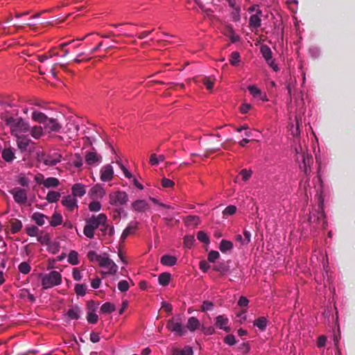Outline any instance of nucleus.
<instances>
[{
	"instance_id": "23",
	"label": "nucleus",
	"mask_w": 355,
	"mask_h": 355,
	"mask_svg": "<svg viewBox=\"0 0 355 355\" xmlns=\"http://www.w3.org/2000/svg\"><path fill=\"white\" fill-rule=\"evenodd\" d=\"M90 193L94 198H102L105 194V191L101 185L96 184L91 189Z\"/></svg>"
},
{
	"instance_id": "47",
	"label": "nucleus",
	"mask_w": 355,
	"mask_h": 355,
	"mask_svg": "<svg viewBox=\"0 0 355 355\" xmlns=\"http://www.w3.org/2000/svg\"><path fill=\"white\" fill-rule=\"evenodd\" d=\"M19 270L22 274L26 275L31 271V266L27 262H22L18 266Z\"/></svg>"
},
{
	"instance_id": "8",
	"label": "nucleus",
	"mask_w": 355,
	"mask_h": 355,
	"mask_svg": "<svg viewBox=\"0 0 355 355\" xmlns=\"http://www.w3.org/2000/svg\"><path fill=\"white\" fill-rule=\"evenodd\" d=\"M15 201L20 205H24L27 202V191L20 187H15L10 191Z\"/></svg>"
},
{
	"instance_id": "54",
	"label": "nucleus",
	"mask_w": 355,
	"mask_h": 355,
	"mask_svg": "<svg viewBox=\"0 0 355 355\" xmlns=\"http://www.w3.org/2000/svg\"><path fill=\"white\" fill-rule=\"evenodd\" d=\"M18 183L22 187H28L29 180L24 175L20 174L17 178Z\"/></svg>"
},
{
	"instance_id": "30",
	"label": "nucleus",
	"mask_w": 355,
	"mask_h": 355,
	"mask_svg": "<svg viewBox=\"0 0 355 355\" xmlns=\"http://www.w3.org/2000/svg\"><path fill=\"white\" fill-rule=\"evenodd\" d=\"M233 248V243L230 241L222 240L219 245V250L223 253H226L228 251H231Z\"/></svg>"
},
{
	"instance_id": "17",
	"label": "nucleus",
	"mask_w": 355,
	"mask_h": 355,
	"mask_svg": "<svg viewBox=\"0 0 355 355\" xmlns=\"http://www.w3.org/2000/svg\"><path fill=\"white\" fill-rule=\"evenodd\" d=\"M228 318L224 315H220L216 318V326L219 329L224 330L225 332H229L230 331V328L228 326Z\"/></svg>"
},
{
	"instance_id": "34",
	"label": "nucleus",
	"mask_w": 355,
	"mask_h": 355,
	"mask_svg": "<svg viewBox=\"0 0 355 355\" xmlns=\"http://www.w3.org/2000/svg\"><path fill=\"white\" fill-rule=\"evenodd\" d=\"M184 223L187 226H197L200 223V218L196 216H189L185 220Z\"/></svg>"
},
{
	"instance_id": "39",
	"label": "nucleus",
	"mask_w": 355,
	"mask_h": 355,
	"mask_svg": "<svg viewBox=\"0 0 355 355\" xmlns=\"http://www.w3.org/2000/svg\"><path fill=\"white\" fill-rule=\"evenodd\" d=\"M215 81L216 78L214 77H205L202 79L203 84L205 85L206 88L209 91H211V89H213Z\"/></svg>"
},
{
	"instance_id": "38",
	"label": "nucleus",
	"mask_w": 355,
	"mask_h": 355,
	"mask_svg": "<svg viewBox=\"0 0 355 355\" xmlns=\"http://www.w3.org/2000/svg\"><path fill=\"white\" fill-rule=\"evenodd\" d=\"M115 311V306L110 302L104 303L101 307L103 313H110Z\"/></svg>"
},
{
	"instance_id": "51",
	"label": "nucleus",
	"mask_w": 355,
	"mask_h": 355,
	"mask_svg": "<svg viewBox=\"0 0 355 355\" xmlns=\"http://www.w3.org/2000/svg\"><path fill=\"white\" fill-rule=\"evenodd\" d=\"M162 186L164 188H173L175 182L168 178H163L161 180Z\"/></svg>"
},
{
	"instance_id": "33",
	"label": "nucleus",
	"mask_w": 355,
	"mask_h": 355,
	"mask_svg": "<svg viewBox=\"0 0 355 355\" xmlns=\"http://www.w3.org/2000/svg\"><path fill=\"white\" fill-rule=\"evenodd\" d=\"M67 261L73 266L79 263L78 253L75 250H71L69 253Z\"/></svg>"
},
{
	"instance_id": "16",
	"label": "nucleus",
	"mask_w": 355,
	"mask_h": 355,
	"mask_svg": "<svg viewBox=\"0 0 355 355\" xmlns=\"http://www.w3.org/2000/svg\"><path fill=\"white\" fill-rule=\"evenodd\" d=\"M28 132H29L30 135L36 140L40 139L44 135L43 127L40 125H36L32 127L29 126Z\"/></svg>"
},
{
	"instance_id": "9",
	"label": "nucleus",
	"mask_w": 355,
	"mask_h": 355,
	"mask_svg": "<svg viewBox=\"0 0 355 355\" xmlns=\"http://www.w3.org/2000/svg\"><path fill=\"white\" fill-rule=\"evenodd\" d=\"M260 51L267 64L272 68L274 71H277L279 68L272 60V53L270 47L266 45H262L260 48Z\"/></svg>"
},
{
	"instance_id": "46",
	"label": "nucleus",
	"mask_w": 355,
	"mask_h": 355,
	"mask_svg": "<svg viewBox=\"0 0 355 355\" xmlns=\"http://www.w3.org/2000/svg\"><path fill=\"white\" fill-rule=\"evenodd\" d=\"M22 227L21 221L15 220L11 223V232L15 234L18 232Z\"/></svg>"
},
{
	"instance_id": "42",
	"label": "nucleus",
	"mask_w": 355,
	"mask_h": 355,
	"mask_svg": "<svg viewBox=\"0 0 355 355\" xmlns=\"http://www.w3.org/2000/svg\"><path fill=\"white\" fill-rule=\"evenodd\" d=\"M195 239L192 235H187L184 238V246L187 248H191L194 244Z\"/></svg>"
},
{
	"instance_id": "25",
	"label": "nucleus",
	"mask_w": 355,
	"mask_h": 355,
	"mask_svg": "<svg viewBox=\"0 0 355 355\" xmlns=\"http://www.w3.org/2000/svg\"><path fill=\"white\" fill-rule=\"evenodd\" d=\"M160 262L163 266H173L176 264L177 258L172 255L165 254L162 257Z\"/></svg>"
},
{
	"instance_id": "45",
	"label": "nucleus",
	"mask_w": 355,
	"mask_h": 355,
	"mask_svg": "<svg viewBox=\"0 0 355 355\" xmlns=\"http://www.w3.org/2000/svg\"><path fill=\"white\" fill-rule=\"evenodd\" d=\"M197 239L200 242H202V243H206V244H208L210 242L209 237L208 236L207 233H205L203 231H200V232H198V234H197Z\"/></svg>"
},
{
	"instance_id": "4",
	"label": "nucleus",
	"mask_w": 355,
	"mask_h": 355,
	"mask_svg": "<svg viewBox=\"0 0 355 355\" xmlns=\"http://www.w3.org/2000/svg\"><path fill=\"white\" fill-rule=\"evenodd\" d=\"M62 282V276L60 272L53 270L48 274L42 275V286L43 289H48L58 286Z\"/></svg>"
},
{
	"instance_id": "12",
	"label": "nucleus",
	"mask_w": 355,
	"mask_h": 355,
	"mask_svg": "<svg viewBox=\"0 0 355 355\" xmlns=\"http://www.w3.org/2000/svg\"><path fill=\"white\" fill-rule=\"evenodd\" d=\"M262 15V11L257 8L256 10V13L252 15L249 19V27L252 29H257L261 26V17Z\"/></svg>"
},
{
	"instance_id": "61",
	"label": "nucleus",
	"mask_w": 355,
	"mask_h": 355,
	"mask_svg": "<svg viewBox=\"0 0 355 355\" xmlns=\"http://www.w3.org/2000/svg\"><path fill=\"white\" fill-rule=\"evenodd\" d=\"M38 228L35 226H32L26 229V233L30 236H35L37 235Z\"/></svg>"
},
{
	"instance_id": "1",
	"label": "nucleus",
	"mask_w": 355,
	"mask_h": 355,
	"mask_svg": "<svg viewBox=\"0 0 355 355\" xmlns=\"http://www.w3.org/2000/svg\"><path fill=\"white\" fill-rule=\"evenodd\" d=\"M85 225L83 229L84 234L89 239H93L94 236V231L100 226L102 227L101 231H105L108 228L107 224V216L105 214H99L97 216L93 215L90 218L86 219Z\"/></svg>"
},
{
	"instance_id": "15",
	"label": "nucleus",
	"mask_w": 355,
	"mask_h": 355,
	"mask_svg": "<svg viewBox=\"0 0 355 355\" xmlns=\"http://www.w3.org/2000/svg\"><path fill=\"white\" fill-rule=\"evenodd\" d=\"M85 158L86 163L89 165L98 164L102 160V157L95 151L87 152Z\"/></svg>"
},
{
	"instance_id": "5",
	"label": "nucleus",
	"mask_w": 355,
	"mask_h": 355,
	"mask_svg": "<svg viewBox=\"0 0 355 355\" xmlns=\"http://www.w3.org/2000/svg\"><path fill=\"white\" fill-rule=\"evenodd\" d=\"M310 221L312 223H316L318 227L325 229L327 227L326 215L324 211V200L322 197L320 198V202L318 205V209L316 211V214L313 213L310 218Z\"/></svg>"
},
{
	"instance_id": "11",
	"label": "nucleus",
	"mask_w": 355,
	"mask_h": 355,
	"mask_svg": "<svg viewBox=\"0 0 355 355\" xmlns=\"http://www.w3.org/2000/svg\"><path fill=\"white\" fill-rule=\"evenodd\" d=\"M61 203L69 211H73L78 208L77 200L73 196L68 195L63 197Z\"/></svg>"
},
{
	"instance_id": "41",
	"label": "nucleus",
	"mask_w": 355,
	"mask_h": 355,
	"mask_svg": "<svg viewBox=\"0 0 355 355\" xmlns=\"http://www.w3.org/2000/svg\"><path fill=\"white\" fill-rule=\"evenodd\" d=\"M236 207L235 205H229L223 211V216L224 218L234 215L236 211Z\"/></svg>"
},
{
	"instance_id": "35",
	"label": "nucleus",
	"mask_w": 355,
	"mask_h": 355,
	"mask_svg": "<svg viewBox=\"0 0 355 355\" xmlns=\"http://www.w3.org/2000/svg\"><path fill=\"white\" fill-rule=\"evenodd\" d=\"M62 223V215L59 213H54L51 217L50 225L53 227H56Z\"/></svg>"
},
{
	"instance_id": "59",
	"label": "nucleus",
	"mask_w": 355,
	"mask_h": 355,
	"mask_svg": "<svg viewBox=\"0 0 355 355\" xmlns=\"http://www.w3.org/2000/svg\"><path fill=\"white\" fill-rule=\"evenodd\" d=\"M301 156H302V162L304 164V171L305 173H306L307 172V166L309 165L311 157L309 155H306L304 153L302 154Z\"/></svg>"
},
{
	"instance_id": "24",
	"label": "nucleus",
	"mask_w": 355,
	"mask_h": 355,
	"mask_svg": "<svg viewBox=\"0 0 355 355\" xmlns=\"http://www.w3.org/2000/svg\"><path fill=\"white\" fill-rule=\"evenodd\" d=\"M200 327V322L198 318L196 317H191L188 319L187 323V328L190 331H195L198 329Z\"/></svg>"
},
{
	"instance_id": "40",
	"label": "nucleus",
	"mask_w": 355,
	"mask_h": 355,
	"mask_svg": "<svg viewBox=\"0 0 355 355\" xmlns=\"http://www.w3.org/2000/svg\"><path fill=\"white\" fill-rule=\"evenodd\" d=\"M240 62H241V57H240L239 53L237 51L232 52L230 55V63L232 66L236 67V66H238V64H239Z\"/></svg>"
},
{
	"instance_id": "58",
	"label": "nucleus",
	"mask_w": 355,
	"mask_h": 355,
	"mask_svg": "<svg viewBox=\"0 0 355 355\" xmlns=\"http://www.w3.org/2000/svg\"><path fill=\"white\" fill-rule=\"evenodd\" d=\"M213 306L214 304L211 302L204 301L201 306L200 311L202 312H205L207 311L212 309Z\"/></svg>"
},
{
	"instance_id": "7",
	"label": "nucleus",
	"mask_w": 355,
	"mask_h": 355,
	"mask_svg": "<svg viewBox=\"0 0 355 355\" xmlns=\"http://www.w3.org/2000/svg\"><path fill=\"white\" fill-rule=\"evenodd\" d=\"M128 200V194L125 191H116L109 194V202L114 206H122Z\"/></svg>"
},
{
	"instance_id": "6",
	"label": "nucleus",
	"mask_w": 355,
	"mask_h": 355,
	"mask_svg": "<svg viewBox=\"0 0 355 355\" xmlns=\"http://www.w3.org/2000/svg\"><path fill=\"white\" fill-rule=\"evenodd\" d=\"M98 266L104 269L102 271L103 275H114L117 273V265L110 258L107 253H104V257Z\"/></svg>"
},
{
	"instance_id": "48",
	"label": "nucleus",
	"mask_w": 355,
	"mask_h": 355,
	"mask_svg": "<svg viewBox=\"0 0 355 355\" xmlns=\"http://www.w3.org/2000/svg\"><path fill=\"white\" fill-rule=\"evenodd\" d=\"M239 174L241 175L242 180L244 182H247L251 178L252 171L251 170L242 169Z\"/></svg>"
},
{
	"instance_id": "57",
	"label": "nucleus",
	"mask_w": 355,
	"mask_h": 355,
	"mask_svg": "<svg viewBox=\"0 0 355 355\" xmlns=\"http://www.w3.org/2000/svg\"><path fill=\"white\" fill-rule=\"evenodd\" d=\"M118 288L121 292H125L129 289L128 282L125 280H121L118 284Z\"/></svg>"
},
{
	"instance_id": "22",
	"label": "nucleus",
	"mask_w": 355,
	"mask_h": 355,
	"mask_svg": "<svg viewBox=\"0 0 355 355\" xmlns=\"http://www.w3.org/2000/svg\"><path fill=\"white\" fill-rule=\"evenodd\" d=\"M85 186L82 184L77 183L72 187V196L76 197H82L85 194Z\"/></svg>"
},
{
	"instance_id": "62",
	"label": "nucleus",
	"mask_w": 355,
	"mask_h": 355,
	"mask_svg": "<svg viewBox=\"0 0 355 355\" xmlns=\"http://www.w3.org/2000/svg\"><path fill=\"white\" fill-rule=\"evenodd\" d=\"M37 241L41 243L42 244H48L49 241H50V238H49V234H45L43 236H39L37 237Z\"/></svg>"
},
{
	"instance_id": "44",
	"label": "nucleus",
	"mask_w": 355,
	"mask_h": 355,
	"mask_svg": "<svg viewBox=\"0 0 355 355\" xmlns=\"http://www.w3.org/2000/svg\"><path fill=\"white\" fill-rule=\"evenodd\" d=\"M232 9H233V10L232 11L231 15H230L232 21H236V22L239 21L241 19L240 7L237 6V7L233 8Z\"/></svg>"
},
{
	"instance_id": "64",
	"label": "nucleus",
	"mask_w": 355,
	"mask_h": 355,
	"mask_svg": "<svg viewBox=\"0 0 355 355\" xmlns=\"http://www.w3.org/2000/svg\"><path fill=\"white\" fill-rule=\"evenodd\" d=\"M252 105L248 103H243L240 107V111L242 114H246L250 110Z\"/></svg>"
},
{
	"instance_id": "55",
	"label": "nucleus",
	"mask_w": 355,
	"mask_h": 355,
	"mask_svg": "<svg viewBox=\"0 0 355 355\" xmlns=\"http://www.w3.org/2000/svg\"><path fill=\"white\" fill-rule=\"evenodd\" d=\"M220 257V254L217 251H215V250H211L209 252V253L208 254V261L209 262H214L216 259H218Z\"/></svg>"
},
{
	"instance_id": "13",
	"label": "nucleus",
	"mask_w": 355,
	"mask_h": 355,
	"mask_svg": "<svg viewBox=\"0 0 355 355\" xmlns=\"http://www.w3.org/2000/svg\"><path fill=\"white\" fill-rule=\"evenodd\" d=\"M114 169L110 164L103 166L101 169V180L103 182H108L112 180Z\"/></svg>"
},
{
	"instance_id": "21",
	"label": "nucleus",
	"mask_w": 355,
	"mask_h": 355,
	"mask_svg": "<svg viewBox=\"0 0 355 355\" xmlns=\"http://www.w3.org/2000/svg\"><path fill=\"white\" fill-rule=\"evenodd\" d=\"M138 223L135 222L133 224H130L122 232L121 240L124 241L125 239L130 234H134L137 229Z\"/></svg>"
},
{
	"instance_id": "29",
	"label": "nucleus",
	"mask_w": 355,
	"mask_h": 355,
	"mask_svg": "<svg viewBox=\"0 0 355 355\" xmlns=\"http://www.w3.org/2000/svg\"><path fill=\"white\" fill-rule=\"evenodd\" d=\"M104 257V253L98 254L95 251L91 250L87 253V258L91 262H97L98 264L101 263Z\"/></svg>"
},
{
	"instance_id": "10",
	"label": "nucleus",
	"mask_w": 355,
	"mask_h": 355,
	"mask_svg": "<svg viewBox=\"0 0 355 355\" xmlns=\"http://www.w3.org/2000/svg\"><path fill=\"white\" fill-rule=\"evenodd\" d=\"M166 328L172 332L176 333L179 336H183L186 330L182 326V323L176 320L174 318H172L168 320L166 323Z\"/></svg>"
},
{
	"instance_id": "32",
	"label": "nucleus",
	"mask_w": 355,
	"mask_h": 355,
	"mask_svg": "<svg viewBox=\"0 0 355 355\" xmlns=\"http://www.w3.org/2000/svg\"><path fill=\"white\" fill-rule=\"evenodd\" d=\"M267 324L268 320L265 317H260L254 321V325L261 331L266 329Z\"/></svg>"
},
{
	"instance_id": "27",
	"label": "nucleus",
	"mask_w": 355,
	"mask_h": 355,
	"mask_svg": "<svg viewBox=\"0 0 355 355\" xmlns=\"http://www.w3.org/2000/svg\"><path fill=\"white\" fill-rule=\"evenodd\" d=\"M31 218L35 223L40 226H42L45 223V219H48L46 216L40 212L33 213Z\"/></svg>"
},
{
	"instance_id": "28",
	"label": "nucleus",
	"mask_w": 355,
	"mask_h": 355,
	"mask_svg": "<svg viewBox=\"0 0 355 355\" xmlns=\"http://www.w3.org/2000/svg\"><path fill=\"white\" fill-rule=\"evenodd\" d=\"M42 184L46 188H55L59 186L60 181L56 178H48L42 182Z\"/></svg>"
},
{
	"instance_id": "2",
	"label": "nucleus",
	"mask_w": 355,
	"mask_h": 355,
	"mask_svg": "<svg viewBox=\"0 0 355 355\" xmlns=\"http://www.w3.org/2000/svg\"><path fill=\"white\" fill-rule=\"evenodd\" d=\"M31 119L36 123L43 124L44 131L48 133L59 132L62 129V125L58 119L49 118L40 111L34 110L32 113Z\"/></svg>"
},
{
	"instance_id": "26",
	"label": "nucleus",
	"mask_w": 355,
	"mask_h": 355,
	"mask_svg": "<svg viewBox=\"0 0 355 355\" xmlns=\"http://www.w3.org/2000/svg\"><path fill=\"white\" fill-rule=\"evenodd\" d=\"M213 270L219 272L221 275H224L230 270V267L224 262H220L214 266Z\"/></svg>"
},
{
	"instance_id": "52",
	"label": "nucleus",
	"mask_w": 355,
	"mask_h": 355,
	"mask_svg": "<svg viewBox=\"0 0 355 355\" xmlns=\"http://www.w3.org/2000/svg\"><path fill=\"white\" fill-rule=\"evenodd\" d=\"M248 91L250 94H252L254 97H257L260 96L261 92V90L255 85H250L248 87Z\"/></svg>"
},
{
	"instance_id": "60",
	"label": "nucleus",
	"mask_w": 355,
	"mask_h": 355,
	"mask_svg": "<svg viewBox=\"0 0 355 355\" xmlns=\"http://www.w3.org/2000/svg\"><path fill=\"white\" fill-rule=\"evenodd\" d=\"M202 331L205 335H212L215 333V329L213 327L202 326Z\"/></svg>"
},
{
	"instance_id": "14",
	"label": "nucleus",
	"mask_w": 355,
	"mask_h": 355,
	"mask_svg": "<svg viewBox=\"0 0 355 355\" xmlns=\"http://www.w3.org/2000/svg\"><path fill=\"white\" fill-rule=\"evenodd\" d=\"M16 138L17 146L21 151H26L28 147L33 144L27 135H20L16 137Z\"/></svg>"
},
{
	"instance_id": "31",
	"label": "nucleus",
	"mask_w": 355,
	"mask_h": 355,
	"mask_svg": "<svg viewBox=\"0 0 355 355\" xmlns=\"http://www.w3.org/2000/svg\"><path fill=\"white\" fill-rule=\"evenodd\" d=\"M60 198V193L59 192L55 191H50L48 192L46 200L50 202H56L58 201L59 198Z\"/></svg>"
},
{
	"instance_id": "50",
	"label": "nucleus",
	"mask_w": 355,
	"mask_h": 355,
	"mask_svg": "<svg viewBox=\"0 0 355 355\" xmlns=\"http://www.w3.org/2000/svg\"><path fill=\"white\" fill-rule=\"evenodd\" d=\"M75 292L78 295L84 296L86 293V287L84 284H76Z\"/></svg>"
},
{
	"instance_id": "36",
	"label": "nucleus",
	"mask_w": 355,
	"mask_h": 355,
	"mask_svg": "<svg viewBox=\"0 0 355 355\" xmlns=\"http://www.w3.org/2000/svg\"><path fill=\"white\" fill-rule=\"evenodd\" d=\"M171 279V274L168 272H163L159 275L158 281L159 284L162 286H166L168 284Z\"/></svg>"
},
{
	"instance_id": "3",
	"label": "nucleus",
	"mask_w": 355,
	"mask_h": 355,
	"mask_svg": "<svg viewBox=\"0 0 355 355\" xmlns=\"http://www.w3.org/2000/svg\"><path fill=\"white\" fill-rule=\"evenodd\" d=\"M1 119L10 128V132L15 137L26 133L29 130V123L21 117L14 118L6 114L1 115Z\"/></svg>"
},
{
	"instance_id": "19",
	"label": "nucleus",
	"mask_w": 355,
	"mask_h": 355,
	"mask_svg": "<svg viewBox=\"0 0 355 355\" xmlns=\"http://www.w3.org/2000/svg\"><path fill=\"white\" fill-rule=\"evenodd\" d=\"M171 355H193V350L191 347L187 345L182 349L173 347L171 350Z\"/></svg>"
},
{
	"instance_id": "20",
	"label": "nucleus",
	"mask_w": 355,
	"mask_h": 355,
	"mask_svg": "<svg viewBox=\"0 0 355 355\" xmlns=\"http://www.w3.org/2000/svg\"><path fill=\"white\" fill-rule=\"evenodd\" d=\"M224 34L230 38L232 43L237 42L240 40V37L235 33L231 25L225 26Z\"/></svg>"
},
{
	"instance_id": "49",
	"label": "nucleus",
	"mask_w": 355,
	"mask_h": 355,
	"mask_svg": "<svg viewBox=\"0 0 355 355\" xmlns=\"http://www.w3.org/2000/svg\"><path fill=\"white\" fill-rule=\"evenodd\" d=\"M87 320L89 323L96 324L98 320V317L94 312H88Z\"/></svg>"
},
{
	"instance_id": "43",
	"label": "nucleus",
	"mask_w": 355,
	"mask_h": 355,
	"mask_svg": "<svg viewBox=\"0 0 355 355\" xmlns=\"http://www.w3.org/2000/svg\"><path fill=\"white\" fill-rule=\"evenodd\" d=\"M79 312L80 310L78 307L72 308L67 311V315L70 319L77 320L79 318Z\"/></svg>"
},
{
	"instance_id": "37",
	"label": "nucleus",
	"mask_w": 355,
	"mask_h": 355,
	"mask_svg": "<svg viewBox=\"0 0 355 355\" xmlns=\"http://www.w3.org/2000/svg\"><path fill=\"white\" fill-rule=\"evenodd\" d=\"M2 157L6 162H11L15 158V155L10 148H5L2 152Z\"/></svg>"
},
{
	"instance_id": "56",
	"label": "nucleus",
	"mask_w": 355,
	"mask_h": 355,
	"mask_svg": "<svg viewBox=\"0 0 355 355\" xmlns=\"http://www.w3.org/2000/svg\"><path fill=\"white\" fill-rule=\"evenodd\" d=\"M73 164L76 168H80L83 165V159L80 154L76 153L74 155V160Z\"/></svg>"
},
{
	"instance_id": "18",
	"label": "nucleus",
	"mask_w": 355,
	"mask_h": 355,
	"mask_svg": "<svg viewBox=\"0 0 355 355\" xmlns=\"http://www.w3.org/2000/svg\"><path fill=\"white\" fill-rule=\"evenodd\" d=\"M132 208L137 212H144L149 209L148 203L144 200H137L132 203Z\"/></svg>"
},
{
	"instance_id": "63",
	"label": "nucleus",
	"mask_w": 355,
	"mask_h": 355,
	"mask_svg": "<svg viewBox=\"0 0 355 355\" xmlns=\"http://www.w3.org/2000/svg\"><path fill=\"white\" fill-rule=\"evenodd\" d=\"M327 342V337L325 336H320L318 338L317 346L318 347H324Z\"/></svg>"
},
{
	"instance_id": "53",
	"label": "nucleus",
	"mask_w": 355,
	"mask_h": 355,
	"mask_svg": "<svg viewBox=\"0 0 355 355\" xmlns=\"http://www.w3.org/2000/svg\"><path fill=\"white\" fill-rule=\"evenodd\" d=\"M101 209V205L98 201H93L89 205V209L91 211H98Z\"/></svg>"
}]
</instances>
